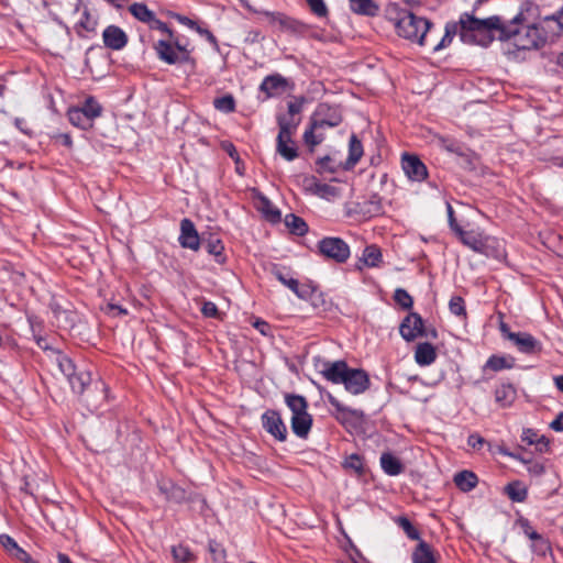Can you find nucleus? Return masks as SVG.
Masks as SVG:
<instances>
[{"label": "nucleus", "instance_id": "6", "mask_svg": "<svg viewBox=\"0 0 563 563\" xmlns=\"http://www.w3.org/2000/svg\"><path fill=\"white\" fill-rule=\"evenodd\" d=\"M457 233L464 245L468 246L477 253L485 254L487 256L492 254L493 249L495 247L494 244L497 243L495 239L483 235L482 233H477L475 231H463L462 229H457Z\"/></svg>", "mask_w": 563, "mask_h": 563}, {"label": "nucleus", "instance_id": "29", "mask_svg": "<svg viewBox=\"0 0 563 563\" xmlns=\"http://www.w3.org/2000/svg\"><path fill=\"white\" fill-rule=\"evenodd\" d=\"M455 485L463 492L472 490L477 484V476L471 471H462L454 476Z\"/></svg>", "mask_w": 563, "mask_h": 563}, {"label": "nucleus", "instance_id": "45", "mask_svg": "<svg viewBox=\"0 0 563 563\" xmlns=\"http://www.w3.org/2000/svg\"><path fill=\"white\" fill-rule=\"evenodd\" d=\"M56 363L60 371V373L66 377L67 375H73L74 371L76 369L75 364L73 361L67 357L66 355L58 354L56 356Z\"/></svg>", "mask_w": 563, "mask_h": 563}, {"label": "nucleus", "instance_id": "16", "mask_svg": "<svg viewBox=\"0 0 563 563\" xmlns=\"http://www.w3.org/2000/svg\"><path fill=\"white\" fill-rule=\"evenodd\" d=\"M103 43L107 47L119 51L128 43V36L122 29L115 25H109L102 33Z\"/></svg>", "mask_w": 563, "mask_h": 563}, {"label": "nucleus", "instance_id": "40", "mask_svg": "<svg viewBox=\"0 0 563 563\" xmlns=\"http://www.w3.org/2000/svg\"><path fill=\"white\" fill-rule=\"evenodd\" d=\"M172 554L174 560L178 563H189L195 560V555L191 551L183 544L173 547Z\"/></svg>", "mask_w": 563, "mask_h": 563}, {"label": "nucleus", "instance_id": "42", "mask_svg": "<svg viewBox=\"0 0 563 563\" xmlns=\"http://www.w3.org/2000/svg\"><path fill=\"white\" fill-rule=\"evenodd\" d=\"M314 192L321 197L325 198L328 200L335 199L340 196L339 188L328 185V184H316L314 185Z\"/></svg>", "mask_w": 563, "mask_h": 563}, {"label": "nucleus", "instance_id": "19", "mask_svg": "<svg viewBox=\"0 0 563 563\" xmlns=\"http://www.w3.org/2000/svg\"><path fill=\"white\" fill-rule=\"evenodd\" d=\"M286 86L287 80L283 76L276 74L265 77L260 89L265 92L267 97H273L285 90Z\"/></svg>", "mask_w": 563, "mask_h": 563}, {"label": "nucleus", "instance_id": "23", "mask_svg": "<svg viewBox=\"0 0 563 563\" xmlns=\"http://www.w3.org/2000/svg\"><path fill=\"white\" fill-rule=\"evenodd\" d=\"M380 466L383 471L389 476H397L401 474L405 466L398 457L389 452L383 453L380 456Z\"/></svg>", "mask_w": 563, "mask_h": 563}, {"label": "nucleus", "instance_id": "33", "mask_svg": "<svg viewBox=\"0 0 563 563\" xmlns=\"http://www.w3.org/2000/svg\"><path fill=\"white\" fill-rule=\"evenodd\" d=\"M506 493L508 497L516 503H522L526 500L528 490L519 482L510 483L506 486Z\"/></svg>", "mask_w": 563, "mask_h": 563}, {"label": "nucleus", "instance_id": "14", "mask_svg": "<svg viewBox=\"0 0 563 563\" xmlns=\"http://www.w3.org/2000/svg\"><path fill=\"white\" fill-rule=\"evenodd\" d=\"M349 369L350 367L344 361L324 362L320 373L327 380L333 384H342Z\"/></svg>", "mask_w": 563, "mask_h": 563}, {"label": "nucleus", "instance_id": "1", "mask_svg": "<svg viewBox=\"0 0 563 563\" xmlns=\"http://www.w3.org/2000/svg\"><path fill=\"white\" fill-rule=\"evenodd\" d=\"M536 9L531 3L525 4L508 24H504L497 15L477 19L473 14L463 13L460 18V36L465 43L487 46L494 40L492 32L498 31L500 41L512 38L518 49H537L545 43L547 35L531 20Z\"/></svg>", "mask_w": 563, "mask_h": 563}, {"label": "nucleus", "instance_id": "59", "mask_svg": "<svg viewBox=\"0 0 563 563\" xmlns=\"http://www.w3.org/2000/svg\"><path fill=\"white\" fill-rule=\"evenodd\" d=\"M11 556L23 563H36V561H34L31 558V555L27 552H25L22 548H19L16 552Z\"/></svg>", "mask_w": 563, "mask_h": 563}, {"label": "nucleus", "instance_id": "21", "mask_svg": "<svg viewBox=\"0 0 563 563\" xmlns=\"http://www.w3.org/2000/svg\"><path fill=\"white\" fill-rule=\"evenodd\" d=\"M437 358V351L431 343H419L416 347L415 360L421 366L432 364Z\"/></svg>", "mask_w": 563, "mask_h": 563}, {"label": "nucleus", "instance_id": "56", "mask_svg": "<svg viewBox=\"0 0 563 563\" xmlns=\"http://www.w3.org/2000/svg\"><path fill=\"white\" fill-rule=\"evenodd\" d=\"M148 26L153 30H159L161 32L166 33L169 38H173L172 30H169L168 26L164 22L156 19V16H154L153 21L150 23Z\"/></svg>", "mask_w": 563, "mask_h": 563}, {"label": "nucleus", "instance_id": "57", "mask_svg": "<svg viewBox=\"0 0 563 563\" xmlns=\"http://www.w3.org/2000/svg\"><path fill=\"white\" fill-rule=\"evenodd\" d=\"M484 443L485 439L477 433H473L467 438V444L475 450H479Z\"/></svg>", "mask_w": 563, "mask_h": 563}, {"label": "nucleus", "instance_id": "54", "mask_svg": "<svg viewBox=\"0 0 563 563\" xmlns=\"http://www.w3.org/2000/svg\"><path fill=\"white\" fill-rule=\"evenodd\" d=\"M169 41L172 42V44L174 45L176 51L179 53V55L185 60H188V58H189V51L187 49L186 44L179 37H174L173 36V38H169Z\"/></svg>", "mask_w": 563, "mask_h": 563}, {"label": "nucleus", "instance_id": "47", "mask_svg": "<svg viewBox=\"0 0 563 563\" xmlns=\"http://www.w3.org/2000/svg\"><path fill=\"white\" fill-rule=\"evenodd\" d=\"M450 311L457 317H466L464 300L460 296H454L449 302Z\"/></svg>", "mask_w": 563, "mask_h": 563}, {"label": "nucleus", "instance_id": "31", "mask_svg": "<svg viewBox=\"0 0 563 563\" xmlns=\"http://www.w3.org/2000/svg\"><path fill=\"white\" fill-rule=\"evenodd\" d=\"M131 14L137 19L141 22L146 23L150 25V23L153 21L155 14L153 11H151L145 4L143 3H133L130 7Z\"/></svg>", "mask_w": 563, "mask_h": 563}, {"label": "nucleus", "instance_id": "30", "mask_svg": "<svg viewBox=\"0 0 563 563\" xmlns=\"http://www.w3.org/2000/svg\"><path fill=\"white\" fill-rule=\"evenodd\" d=\"M285 224L291 233L297 235H303L308 231V225L305 220L294 213L286 216Z\"/></svg>", "mask_w": 563, "mask_h": 563}, {"label": "nucleus", "instance_id": "64", "mask_svg": "<svg viewBox=\"0 0 563 563\" xmlns=\"http://www.w3.org/2000/svg\"><path fill=\"white\" fill-rule=\"evenodd\" d=\"M545 21H555L559 27L563 30V9L556 15L545 18Z\"/></svg>", "mask_w": 563, "mask_h": 563}, {"label": "nucleus", "instance_id": "60", "mask_svg": "<svg viewBox=\"0 0 563 563\" xmlns=\"http://www.w3.org/2000/svg\"><path fill=\"white\" fill-rule=\"evenodd\" d=\"M520 525H521V527L523 529L525 534L530 540H533V539H536L539 536V533L532 529V527L530 526L528 520H526V519L520 520Z\"/></svg>", "mask_w": 563, "mask_h": 563}, {"label": "nucleus", "instance_id": "8", "mask_svg": "<svg viewBox=\"0 0 563 563\" xmlns=\"http://www.w3.org/2000/svg\"><path fill=\"white\" fill-rule=\"evenodd\" d=\"M342 384L346 391L353 395H360L368 389L369 377L365 371L350 367Z\"/></svg>", "mask_w": 563, "mask_h": 563}, {"label": "nucleus", "instance_id": "10", "mask_svg": "<svg viewBox=\"0 0 563 563\" xmlns=\"http://www.w3.org/2000/svg\"><path fill=\"white\" fill-rule=\"evenodd\" d=\"M261 14L266 16L272 25L277 26L283 32L298 33L303 27L302 23L280 12L263 11Z\"/></svg>", "mask_w": 563, "mask_h": 563}, {"label": "nucleus", "instance_id": "18", "mask_svg": "<svg viewBox=\"0 0 563 563\" xmlns=\"http://www.w3.org/2000/svg\"><path fill=\"white\" fill-rule=\"evenodd\" d=\"M411 561L412 563H438V558L433 548L420 540L411 553Z\"/></svg>", "mask_w": 563, "mask_h": 563}, {"label": "nucleus", "instance_id": "51", "mask_svg": "<svg viewBox=\"0 0 563 563\" xmlns=\"http://www.w3.org/2000/svg\"><path fill=\"white\" fill-rule=\"evenodd\" d=\"M0 544L4 548V550L10 554L13 555L16 550L20 548L15 540L11 538L8 534H1L0 536Z\"/></svg>", "mask_w": 563, "mask_h": 563}, {"label": "nucleus", "instance_id": "36", "mask_svg": "<svg viewBox=\"0 0 563 563\" xmlns=\"http://www.w3.org/2000/svg\"><path fill=\"white\" fill-rule=\"evenodd\" d=\"M80 109L85 112V114H87V118L91 123L93 119L101 115L102 111V107L97 102V100L93 97H88Z\"/></svg>", "mask_w": 563, "mask_h": 563}, {"label": "nucleus", "instance_id": "34", "mask_svg": "<svg viewBox=\"0 0 563 563\" xmlns=\"http://www.w3.org/2000/svg\"><path fill=\"white\" fill-rule=\"evenodd\" d=\"M363 212L371 217L383 213L382 199L377 194H373L363 205Z\"/></svg>", "mask_w": 563, "mask_h": 563}, {"label": "nucleus", "instance_id": "41", "mask_svg": "<svg viewBox=\"0 0 563 563\" xmlns=\"http://www.w3.org/2000/svg\"><path fill=\"white\" fill-rule=\"evenodd\" d=\"M213 106L221 112L231 113L235 110V100L232 95H225L214 99Z\"/></svg>", "mask_w": 563, "mask_h": 563}, {"label": "nucleus", "instance_id": "5", "mask_svg": "<svg viewBox=\"0 0 563 563\" xmlns=\"http://www.w3.org/2000/svg\"><path fill=\"white\" fill-rule=\"evenodd\" d=\"M320 253L338 263H344L350 256L349 245L340 238H324L318 244Z\"/></svg>", "mask_w": 563, "mask_h": 563}, {"label": "nucleus", "instance_id": "49", "mask_svg": "<svg viewBox=\"0 0 563 563\" xmlns=\"http://www.w3.org/2000/svg\"><path fill=\"white\" fill-rule=\"evenodd\" d=\"M456 32V26L453 25L452 27L450 25H446L445 27V34L443 35V37L441 38V41L437 44L433 45V51L437 52V51H440L442 48H444L446 45H449L452 40H453V36Z\"/></svg>", "mask_w": 563, "mask_h": 563}, {"label": "nucleus", "instance_id": "63", "mask_svg": "<svg viewBox=\"0 0 563 563\" xmlns=\"http://www.w3.org/2000/svg\"><path fill=\"white\" fill-rule=\"evenodd\" d=\"M550 427L555 431H563V412L558 415V417L551 422Z\"/></svg>", "mask_w": 563, "mask_h": 563}, {"label": "nucleus", "instance_id": "38", "mask_svg": "<svg viewBox=\"0 0 563 563\" xmlns=\"http://www.w3.org/2000/svg\"><path fill=\"white\" fill-rule=\"evenodd\" d=\"M511 367H512L511 358H507L504 356H497V355L490 356L485 364V368H489L494 372H498L504 368H511Z\"/></svg>", "mask_w": 563, "mask_h": 563}, {"label": "nucleus", "instance_id": "55", "mask_svg": "<svg viewBox=\"0 0 563 563\" xmlns=\"http://www.w3.org/2000/svg\"><path fill=\"white\" fill-rule=\"evenodd\" d=\"M201 312L207 318H218L220 316L217 306L211 301L203 302Z\"/></svg>", "mask_w": 563, "mask_h": 563}, {"label": "nucleus", "instance_id": "26", "mask_svg": "<svg viewBox=\"0 0 563 563\" xmlns=\"http://www.w3.org/2000/svg\"><path fill=\"white\" fill-rule=\"evenodd\" d=\"M351 10L357 14L374 16L378 12V5L373 0H349Z\"/></svg>", "mask_w": 563, "mask_h": 563}, {"label": "nucleus", "instance_id": "35", "mask_svg": "<svg viewBox=\"0 0 563 563\" xmlns=\"http://www.w3.org/2000/svg\"><path fill=\"white\" fill-rule=\"evenodd\" d=\"M328 400L330 402V405L332 407L335 408V410L338 411L339 416H336V418L339 420H344L346 419L347 416H353V417H358L361 415V412L356 409H350L345 406H343L335 397H333L332 395H329L328 396Z\"/></svg>", "mask_w": 563, "mask_h": 563}, {"label": "nucleus", "instance_id": "46", "mask_svg": "<svg viewBox=\"0 0 563 563\" xmlns=\"http://www.w3.org/2000/svg\"><path fill=\"white\" fill-rule=\"evenodd\" d=\"M394 300L404 309L412 307V297L402 288H397L394 294Z\"/></svg>", "mask_w": 563, "mask_h": 563}, {"label": "nucleus", "instance_id": "7", "mask_svg": "<svg viewBox=\"0 0 563 563\" xmlns=\"http://www.w3.org/2000/svg\"><path fill=\"white\" fill-rule=\"evenodd\" d=\"M262 424L276 440L284 442L287 439V428L278 411H265L262 416Z\"/></svg>", "mask_w": 563, "mask_h": 563}, {"label": "nucleus", "instance_id": "24", "mask_svg": "<svg viewBox=\"0 0 563 563\" xmlns=\"http://www.w3.org/2000/svg\"><path fill=\"white\" fill-rule=\"evenodd\" d=\"M517 391L511 384H501L495 390V400L501 407H509L516 399Z\"/></svg>", "mask_w": 563, "mask_h": 563}, {"label": "nucleus", "instance_id": "28", "mask_svg": "<svg viewBox=\"0 0 563 563\" xmlns=\"http://www.w3.org/2000/svg\"><path fill=\"white\" fill-rule=\"evenodd\" d=\"M285 402L290 409L292 416H298L308 411V402L303 396L287 394L285 396Z\"/></svg>", "mask_w": 563, "mask_h": 563}, {"label": "nucleus", "instance_id": "11", "mask_svg": "<svg viewBox=\"0 0 563 563\" xmlns=\"http://www.w3.org/2000/svg\"><path fill=\"white\" fill-rule=\"evenodd\" d=\"M178 240L184 249L199 250L200 238L191 220L185 218L180 221V235Z\"/></svg>", "mask_w": 563, "mask_h": 563}, {"label": "nucleus", "instance_id": "22", "mask_svg": "<svg viewBox=\"0 0 563 563\" xmlns=\"http://www.w3.org/2000/svg\"><path fill=\"white\" fill-rule=\"evenodd\" d=\"M161 493L166 497L167 500L180 504L186 500L187 494L184 488L173 484L172 482H162L159 484Z\"/></svg>", "mask_w": 563, "mask_h": 563}, {"label": "nucleus", "instance_id": "62", "mask_svg": "<svg viewBox=\"0 0 563 563\" xmlns=\"http://www.w3.org/2000/svg\"><path fill=\"white\" fill-rule=\"evenodd\" d=\"M446 210H448V218H449L450 227L452 230H454L457 233V229H461V228L456 224V220L454 218V210L450 203L446 205Z\"/></svg>", "mask_w": 563, "mask_h": 563}, {"label": "nucleus", "instance_id": "12", "mask_svg": "<svg viewBox=\"0 0 563 563\" xmlns=\"http://www.w3.org/2000/svg\"><path fill=\"white\" fill-rule=\"evenodd\" d=\"M423 321L418 313H409L400 323V335L408 342L422 335Z\"/></svg>", "mask_w": 563, "mask_h": 563}, {"label": "nucleus", "instance_id": "17", "mask_svg": "<svg viewBox=\"0 0 563 563\" xmlns=\"http://www.w3.org/2000/svg\"><path fill=\"white\" fill-rule=\"evenodd\" d=\"M155 51L159 59L166 62L167 64L186 62L176 51L170 41L159 40L155 45Z\"/></svg>", "mask_w": 563, "mask_h": 563}, {"label": "nucleus", "instance_id": "50", "mask_svg": "<svg viewBox=\"0 0 563 563\" xmlns=\"http://www.w3.org/2000/svg\"><path fill=\"white\" fill-rule=\"evenodd\" d=\"M344 466L346 468H350V470H353L355 473L357 474H361L363 472V462H362V459L356 455V454H352L350 455L345 462H344Z\"/></svg>", "mask_w": 563, "mask_h": 563}, {"label": "nucleus", "instance_id": "15", "mask_svg": "<svg viewBox=\"0 0 563 563\" xmlns=\"http://www.w3.org/2000/svg\"><path fill=\"white\" fill-rule=\"evenodd\" d=\"M508 340L511 341L522 353L534 354L541 351V343L529 333H509Z\"/></svg>", "mask_w": 563, "mask_h": 563}, {"label": "nucleus", "instance_id": "39", "mask_svg": "<svg viewBox=\"0 0 563 563\" xmlns=\"http://www.w3.org/2000/svg\"><path fill=\"white\" fill-rule=\"evenodd\" d=\"M363 260L367 266H377L382 261V252L376 245H369L363 252Z\"/></svg>", "mask_w": 563, "mask_h": 563}, {"label": "nucleus", "instance_id": "32", "mask_svg": "<svg viewBox=\"0 0 563 563\" xmlns=\"http://www.w3.org/2000/svg\"><path fill=\"white\" fill-rule=\"evenodd\" d=\"M69 122L80 129L87 130L92 126V123L87 118V114L80 108H73L68 111Z\"/></svg>", "mask_w": 563, "mask_h": 563}, {"label": "nucleus", "instance_id": "9", "mask_svg": "<svg viewBox=\"0 0 563 563\" xmlns=\"http://www.w3.org/2000/svg\"><path fill=\"white\" fill-rule=\"evenodd\" d=\"M272 274L283 285L287 286L300 299H308L314 292V287L309 284L299 285L298 280L285 274L280 268L274 267Z\"/></svg>", "mask_w": 563, "mask_h": 563}, {"label": "nucleus", "instance_id": "53", "mask_svg": "<svg viewBox=\"0 0 563 563\" xmlns=\"http://www.w3.org/2000/svg\"><path fill=\"white\" fill-rule=\"evenodd\" d=\"M306 99L303 97L288 103V117L286 119H297L296 114L300 113Z\"/></svg>", "mask_w": 563, "mask_h": 563}, {"label": "nucleus", "instance_id": "61", "mask_svg": "<svg viewBox=\"0 0 563 563\" xmlns=\"http://www.w3.org/2000/svg\"><path fill=\"white\" fill-rule=\"evenodd\" d=\"M222 148L229 154V156L231 158L235 159L236 163L239 162L238 151H236L235 146L232 143L223 142L222 143Z\"/></svg>", "mask_w": 563, "mask_h": 563}, {"label": "nucleus", "instance_id": "13", "mask_svg": "<svg viewBox=\"0 0 563 563\" xmlns=\"http://www.w3.org/2000/svg\"><path fill=\"white\" fill-rule=\"evenodd\" d=\"M401 165L405 174L411 180L421 181L428 175L426 165L417 156L405 154Z\"/></svg>", "mask_w": 563, "mask_h": 563}, {"label": "nucleus", "instance_id": "25", "mask_svg": "<svg viewBox=\"0 0 563 563\" xmlns=\"http://www.w3.org/2000/svg\"><path fill=\"white\" fill-rule=\"evenodd\" d=\"M66 378L68 379L73 390L77 394H82L86 386L91 382L90 373L86 371L76 372L75 369L74 374L67 375Z\"/></svg>", "mask_w": 563, "mask_h": 563}, {"label": "nucleus", "instance_id": "43", "mask_svg": "<svg viewBox=\"0 0 563 563\" xmlns=\"http://www.w3.org/2000/svg\"><path fill=\"white\" fill-rule=\"evenodd\" d=\"M207 252L216 257L218 263L224 262V256L222 254L224 247L220 240H209L205 245Z\"/></svg>", "mask_w": 563, "mask_h": 563}, {"label": "nucleus", "instance_id": "58", "mask_svg": "<svg viewBox=\"0 0 563 563\" xmlns=\"http://www.w3.org/2000/svg\"><path fill=\"white\" fill-rule=\"evenodd\" d=\"M317 164L319 165L320 170H328L330 173L335 172V167L332 165V158L328 155L319 158Z\"/></svg>", "mask_w": 563, "mask_h": 563}, {"label": "nucleus", "instance_id": "44", "mask_svg": "<svg viewBox=\"0 0 563 563\" xmlns=\"http://www.w3.org/2000/svg\"><path fill=\"white\" fill-rule=\"evenodd\" d=\"M532 544V551L540 555L545 556L548 552L551 551L550 543L547 539H544L541 534H539L536 539L531 540Z\"/></svg>", "mask_w": 563, "mask_h": 563}, {"label": "nucleus", "instance_id": "27", "mask_svg": "<svg viewBox=\"0 0 563 563\" xmlns=\"http://www.w3.org/2000/svg\"><path fill=\"white\" fill-rule=\"evenodd\" d=\"M363 155V146L361 141L355 134H352L349 144V158L345 164V168H351L357 164Z\"/></svg>", "mask_w": 563, "mask_h": 563}, {"label": "nucleus", "instance_id": "4", "mask_svg": "<svg viewBox=\"0 0 563 563\" xmlns=\"http://www.w3.org/2000/svg\"><path fill=\"white\" fill-rule=\"evenodd\" d=\"M277 123L279 132L277 135V153L286 161H294L298 156V151L292 141V136L300 123L299 119H286V115H278Z\"/></svg>", "mask_w": 563, "mask_h": 563}, {"label": "nucleus", "instance_id": "3", "mask_svg": "<svg viewBox=\"0 0 563 563\" xmlns=\"http://www.w3.org/2000/svg\"><path fill=\"white\" fill-rule=\"evenodd\" d=\"M342 121L341 113L336 108L328 103H321L310 118L309 128L303 133V141L311 150L320 144L324 135L320 130L338 126Z\"/></svg>", "mask_w": 563, "mask_h": 563}, {"label": "nucleus", "instance_id": "48", "mask_svg": "<svg viewBox=\"0 0 563 563\" xmlns=\"http://www.w3.org/2000/svg\"><path fill=\"white\" fill-rule=\"evenodd\" d=\"M444 147L446 151L451 153H455L456 155L465 158V162L470 168H473L472 161L470 159L468 155L465 152V148L457 143L450 141L444 143Z\"/></svg>", "mask_w": 563, "mask_h": 563}, {"label": "nucleus", "instance_id": "20", "mask_svg": "<svg viewBox=\"0 0 563 563\" xmlns=\"http://www.w3.org/2000/svg\"><path fill=\"white\" fill-rule=\"evenodd\" d=\"M291 430L299 438H307L310 432L312 426V417L308 411L298 415L291 416Z\"/></svg>", "mask_w": 563, "mask_h": 563}, {"label": "nucleus", "instance_id": "37", "mask_svg": "<svg viewBox=\"0 0 563 563\" xmlns=\"http://www.w3.org/2000/svg\"><path fill=\"white\" fill-rule=\"evenodd\" d=\"M395 522L402 529V531L410 540H421L418 529L411 523V521L407 517H397L395 519Z\"/></svg>", "mask_w": 563, "mask_h": 563}, {"label": "nucleus", "instance_id": "52", "mask_svg": "<svg viewBox=\"0 0 563 563\" xmlns=\"http://www.w3.org/2000/svg\"><path fill=\"white\" fill-rule=\"evenodd\" d=\"M310 7V10L318 16H325L328 14V8L323 0H306Z\"/></svg>", "mask_w": 563, "mask_h": 563}, {"label": "nucleus", "instance_id": "2", "mask_svg": "<svg viewBox=\"0 0 563 563\" xmlns=\"http://www.w3.org/2000/svg\"><path fill=\"white\" fill-rule=\"evenodd\" d=\"M387 15L399 36L421 46L428 44V32L432 26L429 20L416 16L408 10H400L396 5H390L387 9Z\"/></svg>", "mask_w": 563, "mask_h": 563}]
</instances>
